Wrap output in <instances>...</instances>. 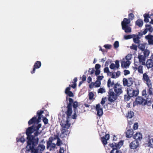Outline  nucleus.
I'll use <instances>...</instances> for the list:
<instances>
[{
  "label": "nucleus",
  "mask_w": 153,
  "mask_h": 153,
  "mask_svg": "<svg viewBox=\"0 0 153 153\" xmlns=\"http://www.w3.org/2000/svg\"><path fill=\"white\" fill-rule=\"evenodd\" d=\"M103 78V76H98L97 77V80H99V81H100V80H102V79Z\"/></svg>",
  "instance_id": "60"
},
{
  "label": "nucleus",
  "mask_w": 153,
  "mask_h": 153,
  "mask_svg": "<svg viewBox=\"0 0 153 153\" xmlns=\"http://www.w3.org/2000/svg\"><path fill=\"white\" fill-rule=\"evenodd\" d=\"M123 144V142L122 141H120L117 143H114L112 144H110V146L113 149L110 153H121V151L118 149H120Z\"/></svg>",
  "instance_id": "3"
},
{
  "label": "nucleus",
  "mask_w": 153,
  "mask_h": 153,
  "mask_svg": "<svg viewBox=\"0 0 153 153\" xmlns=\"http://www.w3.org/2000/svg\"><path fill=\"white\" fill-rule=\"evenodd\" d=\"M71 107L70 105L68 106V110L66 112L67 117L63 118L60 123V125L62 127L61 131L62 134L66 132V131H67V129L70 127L71 124H73L74 123L72 120L75 119L76 117V115L75 113H74L73 115H71L72 111Z\"/></svg>",
  "instance_id": "2"
},
{
  "label": "nucleus",
  "mask_w": 153,
  "mask_h": 153,
  "mask_svg": "<svg viewBox=\"0 0 153 153\" xmlns=\"http://www.w3.org/2000/svg\"><path fill=\"white\" fill-rule=\"evenodd\" d=\"M139 62L142 65H145V58L144 56L142 55H139L138 56V58Z\"/></svg>",
  "instance_id": "22"
},
{
  "label": "nucleus",
  "mask_w": 153,
  "mask_h": 153,
  "mask_svg": "<svg viewBox=\"0 0 153 153\" xmlns=\"http://www.w3.org/2000/svg\"><path fill=\"white\" fill-rule=\"evenodd\" d=\"M100 73V71L99 70H96L95 71V74L96 76L99 75Z\"/></svg>",
  "instance_id": "61"
},
{
  "label": "nucleus",
  "mask_w": 153,
  "mask_h": 153,
  "mask_svg": "<svg viewBox=\"0 0 153 153\" xmlns=\"http://www.w3.org/2000/svg\"><path fill=\"white\" fill-rule=\"evenodd\" d=\"M136 24L139 27H141L143 24V21L141 19H138L136 22Z\"/></svg>",
  "instance_id": "29"
},
{
  "label": "nucleus",
  "mask_w": 153,
  "mask_h": 153,
  "mask_svg": "<svg viewBox=\"0 0 153 153\" xmlns=\"http://www.w3.org/2000/svg\"><path fill=\"white\" fill-rule=\"evenodd\" d=\"M131 20L130 19L124 18L121 22L122 26L130 25Z\"/></svg>",
  "instance_id": "23"
},
{
  "label": "nucleus",
  "mask_w": 153,
  "mask_h": 153,
  "mask_svg": "<svg viewBox=\"0 0 153 153\" xmlns=\"http://www.w3.org/2000/svg\"><path fill=\"white\" fill-rule=\"evenodd\" d=\"M138 48L142 51H143L145 48V45L143 44L140 43L139 44Z\"/></svg>",
  "instance_id": "34"
},
{
  "label": "nucleus",
  "mask_w": 153,
  "mask_h": 153,
  "mask_svg": "<svg viewBox=\"0 0 153 153\" xmlns=\"http://www.w3.org/2000/svg\"><path fill=\"white\" fill-rule=\"evenodd\" d=\"M149 51L148 50H146L144 52V56L145 57L148 56L149 54Z\"/></svg>",
  "instance_id": "43"
},
{
  "label": "nucleus",
  "mask_w": 153,
  "mask_h": 153,
  "mask_svg": "<svg viewBox=\"0 0 153 153\" xmlns=\"http://www.w3.org/2000/svg\"><path fill=\"white\" fill-rule=\"evenodd\" d=\"M130 71L128 70H125L124 71V74L125 75H127L130 74Z\"/></svg>",
  "instance_id": "57"
},
{
  "label": "nucleus",
  "mask_w": 153,
  "mask_h": 153,
  "mask_svg": "<svg viewBox=\"0 0 153 153\" xmlns=\"http://www.w3.org/2000/svg\"><path fill=\"white\" fill-rule=\"evenodd\" d=\"M134 115V112L131 111H128L127 114V117L128 118H131Z\"/></svg>",
  "instance_id": "30"
},
{
  "label": "nucleus",
  "mask_w": 153,
  "mask_h": 153,
  "mask_svg": "<svg viewBox=\"0 0 153 153\" xmlns=\"http://www.w3.org/2000/svg\"><path fill=\"white\" fill-rule=\"evenodd\" d=\"M114 46L115 48H117L119 47V42L118 41H116L114 43Z\"/></svg>",
  "instance_id": "42"
},
{
  "label": "nucleus",
  "mask_w": 153,
  "mask_h": 153,
  "mask_svg": "<svg viewBox=\"0 0 153 153\" xmlns=\"http://www.w3.org/2000/svg\"><path fill=\"white\" fill-rule=\"evenodd\" d=\"M133 138L135 139V140L140 142L142 138V135L140 133H137L133 136Z\"/></svg>",
  "instance_id": "18"
},
{
  "label": "nucleus",
  "mask_w": 153,
  "mask_h": 153,
  "mask_svg": "<svg viewBox=\"0 0 153 153\" xmlns=\"http://www.w3.org/2000/svg\"><path fill=\"white\" fill-rule=\"evenodd\" d=\"M104 138H105L106 140H108L109 138V134H106Z\"/></svg>",
  "instance_id": "62"
},
{
  "label": "nucleus",
  "mask_w": 153,
  "mask_h": 153,
  "mask_svg": "<svg viewBox=\"0 0 153 153\" xmlns=\"http://www.w3.org/2000/svg\"><path fill=\"white\" fill-rule=\"evenodd\" d=\"M133 131L132 129H128L126 132V137L128 138H130L132 136L133 134Z\"/></svg>",
  "instance_id": "24"
},
{
  "label": "nucleus",
  "mask_w": 153,
  "mask_h": 153,
  "mask_svg": "<svg viewBox=\"0 0 153 153\" xmlns=\"http://www.w3.org/2000/svg\"><path fill=\"white\" fill-rule=\"evenodd\" d=\"M44 111H38L37 112V115L38 116V119L36 118V117H34L31 119L28 122L29 125L32 124L34 123H38L40 121L42 117V114L43 113Z\"/></svg>",
  "instance_id": "5"
},
{
  "label": "nucleus",
  "mask_w": 153,
  "mask_h": 153,
  "mask_svg": "<svg viewBox=\"0 0 153 153\" xmlns=\"http://www.w3.org/2000/svg\"><path fill=\"white\" fill-rule=\"evenodd\" d=\"M130 63V61L123 59L121 62V66L122 68H126L129 66Z\"/></svg>",
  "instance_id": "15"
},
{
  "label": "nucleus",
  "mask_w": 153,
  "mask_h": 153,
  "mask_svg": "<svg viewBox=\"0 0 153 153\" xmlns=\"http://www.w3.org/2000/svg\"><path fill=\"white\" fill-rule=\"evenodd\" d=\"M47 148L48 149L50 148V150H54L56 146V144L55 142L53 141V140L51 139H49V141L47 142Z\"/></svg>",
  "instance_id": "7"
},
{
  "label": "nucleus",
  "mask_w": 153,
  "mask_h": 153,
  "mask_svg": "<svg viewBox=\"0 0 153 153\" xmlns=\"http://www.w3.org/2000/svg\"><path fill=\"white\" fill-rule=\"evenodd\" d=\"M101 85V82L99 80H97L94 83L93 85L95 87H99Z\"/></svg>",
  "instance_id": "33"
},
{
  "label": "nucleus",
  "mask_w": 153,
  "mask_h": 153,
  "mask_svg": "<svg viewBox=\"0 0 153 153\" xmlns=\"http://www.w3.org/2000/svg\"><path fill=\"white\" fill-rule=\"evenodd\" d=\"M43 120L44 123L46 124L48 123V120L45 117H43Z\"/></svg>",
  "instance_id": "52"
},
{
  "label": "nucleus",
  "mask_w": 153,
  "mask_h": 153,
  "mask_svg": "<svg viewBox=\"0 0 153 153\" xmlns=\"http://www.w3.org/2000/svg\"><path fill=\"white\" fill-rule=\"evenodd\" d=\"M66 94H67L70 97H73L74 96L73 94L71 91L69 92L68 93Z\"/></svg>",
  "instance_id": "58"
},
{
  "label": "nucleus",
  "mask_w": 153,
  "mask_h": 153,
  "mask_svg": "<svg viewBox=\"0 0 153 153\" xmlns=\"http://www.w3.org/2000/svg\"><path fill=\"white\" fill-rule=\"evenodd\" d=\"M89 99L90 100H91L94 98V94L92 92L89 93L88 94Z\"/></svg>",
  "instance_id": "40"
},
{
  "label": "nucleus",
  "mask_w": 153,
  "mask_h": 153,
  "mask_svg": "<svg viewBox=\"0 0 153 153\" xmlns=\"http://www.w3.org/2000/svg\"><path fill=\"white\" fill-rule=\"evenodd\" d=\"M132 58V55L131 54H128L126 57V58L125 59H126L128 61H129L131 60Z\"/></svg>",
  "instance_id": "41"
},
{
  "label": "nucleus",
  "mask_w": 153,
  "mask_h": 153,
  "mask_svg": "<svg viewBox=\"0 0 153 153\" xmlns=\"http://www.w3.org/2000/svg\"><path fill=\"white\" fill-rule=\"evenodd\" d=\"M73 107L74 108V113H75L76 114V108L78 106V104L77 102L76 101H75L73 103Z\"/></svg>",
  "instance_id": "31"
},
{
  "label": "nucleus",
  "mask_w": 153,
  "mask_h": 153,
  "mask_svg": "<svg viewBox=\"0 0 153 153\" xmlns=\"http://www.w3.org/2000/svg\"><path fill=\"white\" fill-rule=\"evenodd\" d=\"M136 59H134V65L135 66V67H138L140 65L141 63L140 62H138L136 61Z\"/></svg>",
  "instance_id": "46"
},
{
  "label": "nucleus",
  "mask_w": 153,
  "mask_h": 153,
  "mask_svg": "<svg viewBox=\"0 0 153 153\" xmlns=\"http://www.w3.org/2000/svg\"><path fill=\"white\" fill-rule=\"evenodd\" d=\"M49 139H51L52 140H53V141L55 142V141H56L58 139H59L58 135H55L53 137H50Z\"/></svg>",
  "instance_id": "39"
},
{
  "label": "nucleus",
  "mask_w": 153,
  "mask_h": 153,
  "mask_svg": "<svg viewBox=\"0 0 153 153\" xmlns=\"http://www.w3.org/2000/svg\"><path fill=\"white\" fill-rule=\"evenodd\" d=\"M120 75V72L119 71H117V72L110 73V75L112 78H116L118 77Z\"/></svg>",
  "instance_id": "19"
},
{
  "label": "nucleus",
  "mask_w": 153,
  "mask_h": 153,
  "mask_svg": "<svg viewBox=\"0 0 153 153\" xmlns=\"http://www.w3.org/2000/svg\"><path fill=\"white\" fill-rule=\"evenodd\" d=\"M134 17V15L132 13H130L128 15V17L129 19H130V20H132Z\"/></svg>",
  "instance_id": "47"
},
{
  "label": "nucleus",
  "mask_w": 153,
  "mask_h": 153,
  "mask_svg": "<svg viewBox=\"0 0 153 153\" xmlns=\"http://www.w3.org/2000/svg\"><path fill=\"white\" fill-rule=\"evenodd\" d=\"M139 146V142L137 141L134 140L131 142L129 144V147L131 149H134Z\"/></svg>",
  "instance_id": "12"
},
{
  "label": "nucleus",
  "mask_w": 153,
  "mask_h": 153,
  "mask_svg": "<svg viewBox=\"0 0 153 153\" xmlns=\"http://www.w3.org/2000/svg\"><path fill=\"white\" fill-rule=\"evenodd\" d=\"M96 109L97 111V115L99 116H102L103 113L102 108L100 107V104H97L96 106Z\"/></svg>",
  "instance_id": "17"
},
{
  "label": "nucleus",
  "mask_w": 153,
  "mask_h": 153,
  "mask_svg": "<svg viewBox=\"0 0 153 153\" xmlns=\"http://www.w3.org/2000/svg\"><path fill=\"white\" fill-rule=\"evenodd\" d=\"M140 38L139 37V36L134 35V36L133 38V41L135 43L138 44H140Z\"/></svg>",
  "instance_id": "26"
},
{
  "label": "nucleus",
  "mask_w": 153,
  "mask_h": 153,
  "mask_svg": "<svg viewBox=\"0 0 153 153\" xmlns=\"http://www.w3.org/2000/svg\"><path fill=\"white\" fill-rule=\"evenodd\" d=\"M104 46L106 49H110L111 48V45H110L107 44L105 45Z\"/></svg>",
  "instance_id": "51"
},
{
  "label": "nucleus",
  "mask_w": 153,
  "mask_h": 153,
  "mask_svg": "<svg viewBox=\"0 0 153 153\" xmlns=\"http://www.w3.org/2000/svg\"><path fill=\"white\" fill-rule=\"evenodd\" d=\"M115 66H116V68H118L119 66V62L118 60H116L115 61Z\"/></svg>",
  "instance_id": "54"
},
{
  "label": "nucleus",
  "mask_w": 153,
  "mask_h": 153,
  "mask_svg": "<svg viewBox=\"0 0 153 153\" xmlns=\"http://www.w3.org/2000/svg\"><path fill=\"white\" fill-rule=\"evenodd\" d=\"M104 72H105V73H109L110 74V72L109 71V69L107 67L105 68L104 69Z\"/></svg>",
  "instance_id": "53"
},
{
  "label": "nucleus",
  "mask_w": 153,
  "mask_h": 153,
  "mask_svg": "<svg viewBox=\"0 0 153 153\" xmlns=\"http://www.w3.org/2000/svg\"><path fill=\"white\" fill-rule=\"evenodd\" d=\"M142 94L143 96H145V97H146V90H143V91L142 92Z\"/></svg>",
  "instance_id": "63"
},
{
  "label": "nucleus",
  "mask_w": 153,
  "mask_h": 153,
  "mask_svg": "<svg viewBox=\"0 0 153 153\" xmlns=\"http://www.w3.org/2000/svg\"><path fill=\"white\" fill-rule=\"evenodd\" d=\"M148 143L149 146L151 147H153V138L149 139Z\"/></svg>",
  "instance_id": "38"
},
{
  "label": "nucleus",
  "mask_w": 153,
  "mask_h": 153,
  "mask_svg": "<svg viewBox=\"0 0 153 153\" xmlns=\"http://www.w3.org/2000/svg\"><path fill=\"white\" fill-rule=\"evenodd\" d=\"M114 90L116 95H119L122 93V86L120 84H115L114 86Z\"/></svg>",
  "instance_id": "9"
},
{
  "label": "nucleus",
  "mask_w": 153,
  "mask_h": 153,
  "mask_svg": "<svg viewBox=\"0 0 153 153\" xmlns=\"http://www.w3.org/2000/svg\"><path fill=\"white\" fill-rule=\"evenodd\" d=\"M133 79L132 78H129L128 79L123 78V83L124 86H130L133 84Z\"/></svg>",
  "instance_id": "11"
},
{
  "label": "nucleus",
  "mask_w": 153,
  "mask_h": 153,
  "mask_svg": "<svg viewBox=\"0 0 153 153\" xmlns=\"http://www.w3.org/2000/svg\"><path fill=\"white\" fill-rule=\"evenodd\" d=\"M138 127V123H135L133 126L134 129L136 130L137 129Z\"/></svg>",
  "instance_id": "56"
},
{
  "label": "nucleus",
  "mask_w": 153,
  "mask_h": 153,
  "mask_svg": "<svg viewBox=\"0 0 153 153\" xmlns=\"http://www.w3.org/2000/svg\"><path fill=\"white\" fill-rule=\"evenodd\" d=\"M107 140L105 138H104V137L102 138L101 141L105 145L107 143Z\"/></svg>",
  "instance_id": "48"
},
{
  "label": "nucleus",
  "mask_w": 153,
  "mask_h": 153,
  "mask_svg": "<svg viewBox=\"0 0 153 153\" xmlns=\"http://www.w3.org/2000/svg\"><path fill=\"white\" fill-rule=\"evenodd\" d=\"M101 66L99 64H96L95 66V68L96 70H99Z\"/></svg>",
  "instance_id": "59"
},
{
  "label": "nucleus",
  "mask_w": 153,
  "mask_h": 153,
  "mask_svg": "<svg viewBox=\"0 0 153 153\" xmlns=\"http://www.w3.org/2000/svg\"><path fill=\"white\" fill-rule=\"evenodd\" d=\"M138 90H134L131 87L128 88L127 90V93L128 97H127L126 98L125 96V99L126 101H128L130 99V97L137 96L138 94Z\"/></svg>",
  "instance_id": "4"
},
{
  "label": "nucleus",
  "mask_w": 153,
  "mask_h": 153,
  "mask_svg": "<svg viewBox=\"0 0 153 153\" xmlns=\"http://www.w3.org/2000/svg\"><path fill=\"white\" fill-rule=\"evenodd\" d=\"M146 65L148 68H152V69L153 71V59H148L146 62Z\"/></svg>",
  "instance_id": "20"
},
{
  "label": "nucleus",
  "mask_w": 153,
  "mask_h": 153,
  "mask_svg": "<svg viewBox=\"0 0 153 153\" xmlns=\"http://www.w3.org/2000/svg\"><path fill=\"white\" fill-rule=\"evenodd\" d=\"M136 102L137 104H142L143 105H145L147 104L150 105L149 102L147 101V100H145L141 97H138L136 99Z\"/></svg>",
  "instance_id": "8"
},
{
  "label": "nucleus",
  "mask_w": 153,
  "mask_h": 153,
  "mask_svg": "<svg viewBox=\"0 0 153 153\" xmlns=\"http://www.w3.org/2000/svg\"><path fill=\"white\" fill-rule=\"evenodd\" d=\"M95 71V70L94 68H89L88 72L90 74H94Z\"/></svg>",
  "instance_id": "45"
},
{
  "label": "nucleus",
  "mask_w": 153,
  "mask_h": 153,
  "mask_svg": "<svg viewBox=\"0 0 153 153\" xmlns=\"http://www.w3.org/2000/svg\"><path fill=\"white\" fill-rule=\"evenodd\" d=\"M110 68L112 69H114L116 68L115 65L114 63H111L110 65Z\"/></svg>",
  "instance_id": "49"
},
{
  "label": "nucleus",
  "mask_w": 153,
  "mask_h": 153,
  "mask_svg": "<svg viewBox=\"0 0 153 153\" xmlns=\"http://www.w3.org/2000/svg\"><path fill=\"white\" fill-rule=\"evenodd\" d=\"M109 97L108 98L109 101L112 102L115 101L117 99V95L113 92H109Z\"/></svg>",
  "instance_id": "16"
},
{
  "label": "nucleus",
  "mask_w": 153,
  "mask_h": 153,
  "mask_svg": "<svg viewBox=\"0 0 153 153\" xmlns=\"http://www.w3.org/2000/svg\"><path fill=\"white\" fill-rule=\"evenodd\" d=\"M69 101L70 102L69 103L68 105V106H67V108H68V106L69 105H71V110H72V102H73V100L72 99V98H69Z\"/></svg>",
  "instance_id": "44"
},
{
  "label": "nucleus",
  "mask_w": 153,
  "mask_h": 153,
  "mask_svg": "<svg viewBox=\"0 0 153 153\" xmlns=\"http://www.w3.org/2000/svg\"><path fill=\"white\" fill-rule=\"evenodd\" d=\"M143 80L144 82H145L147 85H149V86L150 84H151V81L149 79L148 76L146 73H144L143 74Z\"/></svg>",
  "instance_id": "14"
},
{
  "label": "nucleus",
  "mask_w": 153,
  "mask_h": 153,
  "mask_svg": "<svg viewBox=\"0 0 153 153\" xmlns=\"http://www.w3.org/2000/svg\"><path fill=\"white\" fill-rule=\"evenodd\" d=\"M145 38L148 40L149 45H153V36L148 35L146 36Z\"/></svg>",
  "instance_id": "21"
},
{
  "label": "nucleus",
  "mask_w": 153,
  "mask_h": 153,
  "mask_svg": "<svg viewBox=\"0 0 153 153\" xmlns=\"http://www.w3.org/2000/svg\"><path fill=\"white\" fill-rule=\"evenodd\" d=\"M114 85L113 81H111L110 79H109L107 82V86L109 88H112Z\"/></svg>",
  "instance_id": "28"
},
{
  "label": "nucleus",
  "mask_w": 153,
  "mask_h": 153,
  "mask_svg": "<svg viewBox=\"0 0 153 153\" xmlns=\"http://www.w3.org/2000/svg\"><path fill=\"white\" fill-rule=\"evenodd\" d=\"M149 89V95L148 96V97L147 98V101L149 102V104H151L153 102V90L152 88V83L150 84V86L147 85Z\"/></svg>",
  "instance_id": "6"
},
{
  "label": "nucleus",
  "mask_w": 153,
  "mask_h": 153,
  "mask_svg": "<svg viewBox=\"0 0 153 153\" xmlns=\"http://www.w3.org/2000/svg\"><path fill=\"white\" fill-rule=\"evenodd\" d=\"M130 25L124 26L122 27V29L126 33H130L131 32V29Z\"/></svg>",
  "instance_id": "25"
},
{
  "label": "nucleus",
  "mask_w": 153,
  "mask_h": 153,
  "mask_svg": "<svg viewBox=\"0 0 153 153\" xmlns=\"http://www.w3.org/2000/svg\"><path fill=\"white\" fill-rule=\"evenodd\" d=\"M145 26L147 31H149L150 32H152L153 31V28L150 25H146Z\"/></svg>",
  "instance_id": "32"
},
{
  "label": "nucleus",
  "mask_w": 153,
  "mask_h": 153,
  "mask_svg": "<svg viewBox=\"0 0 153 153\" xmlns=\"http://www.w3.org/2000/svg\"><path fill=\"white\" fill-rule=\"evenodd\" d=\"M130 48L132 49H133L136 51L137 50V46L135 45H132L131 46Z\"/></svg>",
  "instance_id": "50"
},
{
  "label": "nucleus",
  "mask_w": 153,
  "mask_h": 153,
  "mask_svg": "<svg viewBox=\"0 0 153 153\" xmlns=\"http://www.w3.org/2000/svg\"><path fill=\"white\" fill-rule=\"evenodd\" d=\"M41 127V124H36L29 127L27 130L26 134L27 141L26 149L27 151H30L31 153H42L40 152L43 151L45 149V146L42 144H39L37 148L36 147V145L38 142L39 139L38 137H34L33 135H31L33 133L36 137L39 135L41 132V130H39Z\"/></svg>",
  "instance_id": "1"
},
{
  "label": "nucleus",
  "mask_w": 153,
  "mask_h": 153,
  "mask_svg": "<svg viewBox=\"0 0 153 153\" xmlns=\"http://www.w3.org/2000/svg\"><path fill=\"white\" fill-rule=\"evenodd\" d=\"M71 88L70 87H68L65 90V94H67L69 92L71 91H70Z\"/></svg>",
  "instance_id": "55"
},
{
  "label": "nucleus",
  "mask_w": 153,
  "mask_h": 153,
  "mask_svg": "<svg viewBox=\"0 0 153 153\" xmlns=\"http://www.w3.org/2000/svg\"><path fill=\"white\" fill-rule=\"evenodd\" d=\"M27 130H26V134L25 133H22L19 134L16 138V142L18 143L19 142H20L21 143H23L25 141V135H27L26 134Z\"/></svg>",
  "instance_id": "10"
},
{
  "label": "nucleus",
  "mask_w": 153,
  "mask_h": 153,
  "mask_svg": "<svg viewBox=\"0 0 153 153\" xmlns=\"http://www.w3.org/2000/svg\"><path fill=\"white\" fill-rule=\"evenodd\" d=\"M105 92V89L104 88H100L98 90V93L103 94Z\"/></svg>",
  "instance_id": "35"
},
{
  "label": "nucleus",
  "mask_w": 153,
  "mask_h": 153,
  "mask_svg": "<svg viewBox=\"0 0 153 153\" xmlns=\"http://www.w3.org/2000/svg\"><path fill=\"white\" fill-rule=\"evenodd\" d=\"M134 68L135 70H137L138 72L141 74L143 73V66L140 65L138 67H135Z\"/></svg>",
  "instance_id": "27"
},
{
  "label": "nucleus",
  "mask_w": 153,
  "mask_h": 153,
  "mask_svg": "<svg viewBox=\"0 0 153 153\" xmlns=\"http://www.w3.org/2000/svg\"><path fill=\"white\" fill-rule=\"evenodd\" d=\"M41 65V63L39 61H36L34 65H33V70L32 71H31V73L32 74H33L35 73L36 69H38L39 68Z\"/></svg>",
  "instance_id": "13"
},
{
  "label": "nucleus",
  "mask_w": 153,
  "mask_h": 153,
  "mask_svg": "<svg viewBox=\"0 0 153 153\" xmlns=\"http://www.w3.org/2000/svg\"><path fill=\"white\" fill-rule=\"evenodd\" d=\"M134 36V34L129 35H128L124 36V37L125 39H128L132 38H133Z\"/></svg>",
  "instance_id": "36"
},
{
  "label": "nucleus",
  "mask_w": 153,
  "mask_h": 153,
  "mask_svg": "<svg viewBox=\"0 0 153 153\" xmlns=\"http://www.w3.org/2000/svg\"><path fill=\"white\" fill-rule=\"evenodd\" d=\"M56 145L58 146H59L62 144V142L59 139L55 141Z\"/></svg>",
  "instance_id": "37"
},
{
  "label": "nucleus",
  "mask_w": 153,
  "mask_h": 153,
  "mask_svg": "<svg viewBox=\"0 0 153 153\" xmlns=\"http://www.w3.org/2000/svg\"><path fill=\"white\" fill-rule=\"evenodd\" d=\"M64 149L63 148L60 147V149L59 150V153H64Z\"/></svg>",
  "instance_id": "64"
}]
</instances>
